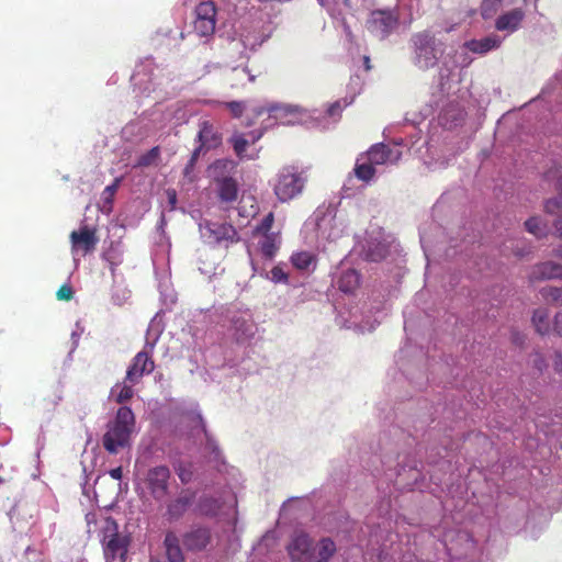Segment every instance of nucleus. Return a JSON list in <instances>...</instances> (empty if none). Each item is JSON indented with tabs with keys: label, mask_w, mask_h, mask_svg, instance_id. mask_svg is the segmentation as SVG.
Instances as JSON below:
<instances>
[{
	"label": "nucleus",
	"mask_w": 562,
	"mask_h": 562,
	"mask_svg": "<svg viewBox=\"0 0 562 562\" xmlns=\"http://www.w3.org/2000/svg\"><path fill=\"white\" fill-rule=\"evenodd\" d=\"M525 227L527 232L535 235L536 237H541L544 235L546 225L542 224V221L538 216H532L525 222Z\"/></svg>",
	"instance_id": "72a5a7b5"
},
{
	"label": "nucleus",
	"mask_w": 562,
	"mask_h": 562,
	"mask_svg": "<svg viewBox=\"0 0 562 562\" xmlns=\"http://www.w3.org/2000/svg\"><path fill=\"white\" fill-rule=\"evenodd\" d=\"M559 363H562V353L560 351L555 352V367L558 368Z\"/></svg>",
	"instance_id": "3c124183"
},
{
	"label": "nucleus",
	"mask_w": 562,
	"mask_h": 562,
	"mask_svg": "<svg viewBox=\"0 0 562 562\" xmlns=\"http://www.w3.org/2000/svg\"><path fill=\"white\" fill-rule=\"evenodd\" d=\"M293 562H311L314 557L313 540L306 533H297L288 546Z\"/></svg>",
	"instance_id": "9d476101"
},
{
	"label": "nucleus",
	"mask_w": 562,
	"mask_h": 562,
	"mask_svg": "<svg viewBox=\"0 0 562 562\" xmlns=\"http://www.w3.org/2000/svg\"><path fill=\"white\" fill-rule=\"evenodd\" d=\"M100 543L104 562H126L128 549L132 543L130 533L120 532L116 520L105 517L100 525Z\"/></svg>",
	"instance_id": "f257e3e1"
},
{
	"label": "nucleus",
	"mask_w": 562,
	"mask_h": 562,
	"mask_svg": "<svg viewBox=\"0 0 562 562\" xmlns=\"http://www.w3.org/2000/svg\"><path fill=\"white\" fill-rule=\"evenodd\" d=\"M524 18V10L520 8H515L501 14L495 21V27L497 31H506L508 33H513L519 29Z\"/></svg>",
	"instance_id": "dca6fc26"
},
{
	"label": "nucleus",
	"mask_w": 562,
	"mask_h": 562,
	"mask_svg": "<svg viewBox=\"0 0 562 562\" xmlns=\"http://www.w3.org/2000/svg\"><path fill=\"white\" fill-rule=\"evenodd\" d=\"M120 181L121 179L116 178L112 184L105 187V189L103 190L102 199L105 204H109L111 206L113 202V196L117 191Z\"/></svg>",
	"instance_id": "58836bf2"
},
{
	"label": "nucleus",
	"mask_w": 562,
	"mask_h": 562,
	"mask_svg": "<svg viewBox=\"0 0 562 562\" xmlns=\"http://www.w3.org/2000/svg\"><path fill=\"white\" fill-rule=\"evenodd\" d=\"M211 530L206 527H195L182 536V542L188 551L199 552L211 542Z\"/></svg>",
	"instance_id": "f8f14e48"
},
{
	"label": "nucleus",
	"mask_w": 562,
	"mask_h": 562,
	"mask_svg": "<svg viewBox=\"0 0 562 562\" xmlns=\"http://www.w3.org/2000/svg\"><path fill=\"white\" fill-rule=\"evenodd\" d=\"M216 20H194L193 29L200 37H209L214 34Z\"/></svg>",
	"instance_id": "7c9ffc66"
},
{
	"label": "nucleus",
	"mask_w": 562,
	"mask_h": 562,
	"mask_svg": "<svg viewBox=\"0 0 562 562\" xmlns=\"http://www.w3.org/2000/svg\"><path fill=\"white\" fill-rule=\"evenodd\" d=\"M207 231L210 233V237L217 244L222 241H238V233L236 228L227 223H211L207 224Z\"/></svg>",
	"instance_id": "f3484780"
},
{
	"label": "nucleus",
	"mask_w": 562,
	"mask_h": 562,
	"mask_svg": "<svg viewBox=\"0 0 562 562\" xmlns=\"http://www.w3.org/2000/svg\"><path fill=\"white\" fill-rule=\"evenodd\" d=\"M248 143V139H246L244 135H235L232 137L234 151L239 158L244 157Z\"/></svg>",
	"instance_id": "c9c22d12"
},
{
	"label": "nucleus",
	"mask_w": 562,
	"mask_h": 562,
	"mask_svg": "<svg viewBox=\"0 0 562 562\" xmlns=\"http://www.w3.org/2000/svg\"><path fill=\"white\" fill-rule=\"evenodd\" d=\"M59 301H70L74 297V290L69 284H63L56 292Z\"/></svg>",
	"instance_id": "ea45409f"
},
{
	"label": "nucleus",
	"mask_w": 562,
	"mask_h": 562,
	"mask_svg": "<svg viewBox=\"0 0 562 562\" xmlns=\"http://www.w3.org/2000/svg\"><path fill=\"white\" fill-rule=\"evenodd\" d=\"M166 194H167V199H168V205H169V209L170 211H173L176 209V205H177V192L175 189H168L166 191Z\"/></svg>",
	"instance_id": "c03bdc74"
},
{
	"label": "nucleus",
	"mask_w": 562,
	"mask_h": 562,
	"mask_svg": "<svg viewBox=\"0 0 562 562\" xmlns=\"http://www.w3.org/2000/svg\"><path fill=\"white\" fill-rule=\"evenodd\" d=\"M199 419H200V422H201V424H202V430H203V431H204V434L206 435V428H205V425H204V423H203V420H202L201 416H199Z\"/></svg>",
	"instance_id": "864d4df0"
},
{
	"label": "nucleus",
	"mask_w": 562,
	"mask_h": 562,
	"mask_svg": "<svg viewBox=\"0 0 562 562\" xmlns=\"http://www.w3.org/2000/svg\"><path fill=\"white\" fill-rule=\"evenodd\" d=\"M400 18L397 7L376 9L370 12L366 27L373 37L383 41L398 29Z\"/></svg>",
	"instance_id": "20e7f679"
},
{
	"label": "nucleus",
	"mask_w": 562,
	"mask_h": 562,
	"mask_svg": "<svg viewBox=\"0 0 562 562\" xmlns=\"http://www.w3.org/2000/svg\"><path fill=\"white\" fill-rule=\"evenodd\" d=\"M553 255L560 259H562V246H559L553 250Z\"/></svg>",
	"instance_id": "8fccbe9b"
},
{
	"label": "nucleus",
	"mask_w": 562,
	"mask_h": 562,
	"mask_svg": "<svg viewBox=\"0 0 562 562\" xmlns=\"http://www.w3.org/2000/svg\"><path fill=\"white\" fill-rule=\"evenodd\" d=\"M502 41L497 35H490L481 40H472L467 42L465 46L475 54H485L494 48L499 47Z\"/></svg>",
	"instance_id": "4be33fe9"
},
{
	"label": "nucleus",
	"mask_w": 562,
	"mask_h": 562,
	"mask_svg": "<svg viewBox=\"0 0 562 562\" xmlns=\"http://www.w3.org/2000/svg\"><path fill=\"white\" fill-rule=\"evenodd\" d=\"M234 335L237 341L250 340L256 331L257 327L251 318H245L244 316L234 317L232 321Z\"/></svg>",
	"instance_id": "a211bd4d"
},
{
	"label": "nucleus",
	"mask_w": 562,
	"mask_h": 562,
	"mask_svg": "<svg viewBox=\"0 0 562 562\" xmlns=\"http://www.w3.org/2000/svg\"><path fill=\"white\" fill-rule=\"evenodd\" d=\"M530 281H542L550 279L562 280V265L553 261H546L532 267L529 274Z\"/></svg>",
	"instance_id": "2eb2a0df"
},
{
	"label": "nucleus",
	"mask_w": 562,
	"mask_h": 562,
	"mask_svg": "<svg viewBox=\"0 0 562 562\" xmlns=\"http://www.w3.org/2000/svg\"><path fill=\"white\" fill-rule=\"evenodd\" d=\"M553 330L562 337V313H558L554 317Z\"/></svg>",
	"instance_id": "49530a36"
},
{
	"label": "nucleus",
	"mask_w": 562,
	"mask_h": 562,
	"mask_svg": "<svg viewBox=\"0 0 562 562\" xmlns=\"http://www.w3.org/2000/svg\"><path fill=\"white\" fill-rule=\"evenodd\" d=\"M170 477L171 473L168 467L157 465L146 472L143 483L154 499L161 501L168 494Z\"/></svg>",
	"instance_id": "0eeeda50"
},
{
	"label": "nucleus",
	"mask_w": 562,
	"mask_h": 562,
	"mask_svg": "<svg viewBox=\"0 0 562 562\" xmlns=\"http://www.w3.org/2000/svg\"><path fill=\"white\" fill-rule=\"evenodd\" d=\"M274 222V215L272 212H269L260 222L259 225L256 226L255 233L257 234H272L270 229L272 228Z\"/></svg>",
	"instance_id": "e433bc0d"
},
{
	"label": "nucleus",
	"mask_w": 562,
	"mask_h": 562,
	"mask_svg": "<svg viewBox=\"0 0 562 562\" xmlns=\"http://www.w3.org/2000/svg\"><path fill=\"white\" fill-rule=\"evenodd\" d=\"M557 184L560 190V196L547 200L544 203V211L548 214L557 216L553 226L562 238V176L558 179Z\"/></svg>",
	"instance_id": "aec40b11"
},
{
	"label": "nucleus",
	"mask_w": 562,
	"mask_h": 562,
	"mask_svg": "<svg viewBox=\"0 0 562 562\" xmlns=\"http://www.w3.org/2000/svg\"><path fill=\"white\" fill-rule=\"evenodd\" d=\"M315 260L316 257L308 251H299L291 256V263L294 268L301 271L307 270Z\"/></svg>",
	"instance_id": "cd10ccee"
},
{
	"label": "nucleus",
	"mask_w": 562,
	"mask_h": 562,
	"mask_svg": "<svg viewBox=\"0 0 562 562\" xmlns=\"http://www.w3.org/2000/svg\"><path fill=\"white\" fill-rule=\"evenodd\" d=\"M164 547L168 562H186L180 539L173 531H168L164 539Z\"/></svg>",
	"instance_id": "6ab92c4d"
},
{
	"label": "nucleus",
	"mask_w": 562,
	"mask_h": 562,
	"mask_svg": "<svg viewBox=\"0 0 562 562\" xmlns=\"http://www.w3.org/2000/svg\"><path fill=\"white\" fill-rule=\"evenodd\" d=\"M70 241L72 252L82 250L87 255L95 249L99 238L95 228L85 225L79 231L71 232Z\"/></svg>",
	"instance_id": "9b49d317"
},
{
	"label": "nucleus",
	"mask_w": 562,
	"mask_h": 562,
	"mask_svg": "<svg viewBox=\"0 0 562 562\" xmlns=\"http://www.w3.org/2000/svg\"><path fill=\"white\" fill-rule=\"evenodd\" d=\"M347 105V103L345 102L344 104H341L340 101H336L334 102L333 104L329 105L328 110H327V113L329 116H338L340 115L342 109Z\"/></svg>",
	"instance_id": "37998d69"
},
{
	"label": "nucleus",
	"mask_w": 562,
	"mask_h": 562,
	"mask_svg": "<svg viewBox=\"0 0 562 562\" xmlns=\"http://www.w3.org/2000/svg\"><path fill=\"white\" fill-rule=\"evenodd\" d=\"M335 552V542L330 538H323L318 544L317 555L315 559L312 558L311 562H329Z\"/></svg>",
	"instance_id": "393cba45"
},
{
	"label": "nucleus",
	"mask_w": 562,
	"mask_h": 562,
	"mask_svg": "<svg viewBox=\"0 0 562 562\" xmlns=\"http://www.w3.org/2000/svg\"><path fill=\"white\" fill-rule=\"evenodd\" d=\"M270 272H271V279L274 282H284V283H286L288 280H289L288 274L279 266L273 267Z\"/></svg>",
	"instance_id": "79ce46f5"
},
{
	"label": "nucleus",
	"mask_w": 562,
	"mask_h": 562,
	"mask_svg": "<svg viewBox=\"0 0 562 562\" xmlns=\"http://www.w3.org/2000/svg\"><path fill=\"white\" fill-rule=\"evenodd\" d=\"M202 153L200 149H194L191 154V157L189 161L187 162L184 169H183V176L189 180L193 181L192 172L194 170L195 164Z\"/></svg>",
	"instance_id": "4c0bfd02"
},
{
	"label": "nucleus",
	"mask_w": 562,
	"mask_h": 562,
	"mask_svg": "<svg viewBox=\"0 0 562 562\" xmlns=\"http://www.w3.org/2000/svg\"><path fill=\"white\" fill-rule=\"evenodd\" d=\"M132 385L133 384H131V385L116 384L114 387H112L111 395L114 397V401L119 404H123V403L130 401L134 395Z\"/></svg>",
	"instance_id": "c756f323"
},
{
	"label": "nucleus",
	"mask_w": 562,
	"mask_h": 562,
	"mask_svg": "<svg viewBox=\"0 0 562 562\" xmlns=\"http://www.w3.org/2000/svg\"><path fill=\"white\" fill-rule=\"evenodd\" d=\"M225 105L234 117H240L245 110L244 103L239 101L226 102Z\"/></svg>",
	"instance_id": "a19ab883"
},
{
	"label": "nucleus",
	"mask_w": 562,
	"mask_h": 562,
	"mask_svg": "<svg viewBox=\"0 0 562 562\" xmlns=\"http://www.w3.org/2000/svg\"><path fill=\"white\" fill-rule=\"evenodd\" d=\"M532 324L540 335H546L550 330L549 313L546 308H537L532 315Z\"/></svg>",
	"instance_id": "bb28decb"
},
{
	"label": "nucleus",
	"mask_w": 562,
	"mask_h": 562,
	"mask_svg": "<svg viewBox=\"0 0 562 562\" xmlns=\"http://www.w3.org/2000/svg\"><path fill=\"white\" fill-rule=\"evenodd\" d=\"M233 74L236 75V77H240V76H248V80L249 81H255V78L256 76L252 75L248 69L247 67H244V68H234L233 69Z\"/></svg>",
	"instance_id": "a18cd8bd"
},
{
	"label": "nucleus",
	"mask_w": 562,
	"mask_h": 562,
	"mask_svg": "<svg viewBox=\"0 0 562 562\" xmlns=\"http://www.w3.org/2000/svg\"><path fill=\"white\" fill-rule=\"evenodd\" d=\"M114 266H115V265H114L113 262H111V270H112V271H114Z\"/></svg>",
	"instance_id": "5fc2aeb1"
},
{
	"label": "nucleus",
	"mask_w": 562,
	"mask_h": 562,
	"mask_svg": "<svg viewBox=\"0 0 562 562\" xmlns=\"http://www.w3.org/2000/svg\"><path fill=\"white\" fill-rule=\"evenodd\" d=\"M262 134H263V132H262V131H260V132H258V133H256V134H255V133H250L251 142H252V143H256L258 139H260V138H261Z\"/></svg>",
	"instance_id": "09e8293b"
},
{
	"label": "nucleus",
	"mask_w": 562,
	"mask_h": 562,
	"mask_svg": "<svg viewBox=\"0 0 562 562\" xmlns=\"http://www.w3.org/2000/svg\"><path fill=\"white\" fill-rule=\"evenodd\" d=\"M542 299L555 305H562V286H544L540 290Z\"/></svg>",
	"instance_id": "2f4dec72"
},
{
	"label": "nucleus",
	"mask_w": 562,
	"mask_h": 562,
	"mask_svg": "<svg viewBox=\"0 0 562 562\" xmlns=\"http://www.w3.org/2000/svg\"><path fill=\"white\" fill-rule=\"evenodd\" d=\"M221 508L220 502L212 496H202L198 503V510L203 516H216Z\"/></svg>",
	"instance_id": "a878e982"
},
{
	"label": "nucleus",
	"mask_w": 562,
	"mask_h": 562,
	"mask_svg": "<svg viewBox=\"0 0 562 562\" xmlns=\"http://www.w3.org/2000/svg\"><path fill=\"white\" fill-rule=\"evenodd\" d=\"M296 109L291 105L270 103L265 106H258L254 109L255 116H261L265 113H268L270 117L274 120H282L289 114L295 113Z\"/></svg>",
	"instance_id": "412c9836"
},
{
	"label": "nucleus",
	"mask_w": 562,
	"mask_h": 562,
	"mask_svg": "<svg viewBox=\"0 0 562 562\" xmlns=\"http://www.w3.org/2000/svg\"><path fill=\"white\" fill-rule=\"evenodd\" d=\"M160 155V148L159 146H155L151 149H149L147 153L143 154L137 162L136 167H149L156 162V160L159 158Z\"/></svg>",
	"instance_id": "f704fd0d"
},
{
	"label": "nucleus",
	"mask_w": 562,
	"mask_h": 562,
	"mask_svg": "<svg viewBox=\"0 0 562 562\" xmlns=\"http://www.w3.org/2000/svg\"><path fill=\"white\" fill-rule=\"evenodd\" d=\"M216 8L213 1H203L195 8L196 20H216Z\"/></svg>",
	"instance_id": "c85d7f7f"
},
{
	"label": "nucleus",
	"mask_w": 562,
	"mask_h": 562,
	"mask_svg": "<svg viewBox=\"0 0 562 562\" xmlns=\"http://www.w3.org/2000/svg\"><path fill=\"white\" fill-rule=\"evenodd\" d=\"M359 283L360 274L356 270L349 269L340 276L338 286L345 293H352L359 286Z\"/></svg>",
	"instance_id": "b1692460"
},
{
	"label": "nucleus",
	"mask_w": 562,
	"mask_h": 562,
	"mask_svg": "<svg viewBox=\"0 0 562 562\" xmlns=\"http://www.w3.org/2000/svg\"><path fill=\"white\" fill-rule=\"evenodd\" d=\"M401 156L402 153L398 149L391 148L383 143L372 145L367 153L368 161H370L373 166L384 165L387 162L396 164Z\"/></svg>",
	"instance_id": "4468645a"
},
{
	"label": "nucleus",
	"mask_w": 562,
	"mask_h": 562,
	"mask_svg": "<svg viewBox=\"0 0 562 562\" xmlns=\"http://www.w3.org/2000/svg\"><path fill=\"white\" fill-rule=\"evenodd\" d=\"M109 474L114 480H117V481L121 480L122 475H123L122 467H117V468L110 470Z\"/></svg>",
	"instance_id": "de8ad7c7"
},
{
	"label": "nucleus",
	"mask_w": 562,
	"mask_h": 562,
	"mask_svg": "<svg viewBox=\"0 0 562 562\" xmlns=\"http://www.w3.org/2000/svg\"><path fill=\"white\" fill-rule=\"evenodd\" d=\"M195 498V493L189 490L167 504L166 516L169 521H177L188 512Z\"/></svg>",
	"instance_id": "ddd939ff"
},
{
	"label": "nucleus",
	"mask_w": 562,
	"mask_h": 562,
	"mask_svg": "<svg viewBox=\"0 0 562 562\" xmlns=\"http://www.w3.org/2000/svg\"><path fill=\"white\" fill-rule=\"evenodd\" d=\"M135 426V416L127 406L117 409L115 418L108 425V430L102 437L104 449L116 454L120 449L130 445L131 435Z\"/></svg>",
	"instance_id": "7ed1b4c3"
},
{
	"label": "nucleus",
	"mask_w": 562,
	"mask_h": 562,
	"mask_svg": "<svg viewBox=\"0 0 562 562\" xmlns=\"http://www.w3.org/2000/svg\"><path fill=\"white\" fill-rule=\"evenodd\" d=\"M196 142L199 146L195 149H200L201 153H206L222 145L223 135L217 126L205 120L199 124Z\"/></svg>",
	"instance_id": "1a4fd4ad"
},
{
	"label": "nucleus",
	"mask_w": 562,
	"mask_h": 562,
	"mask_svg": "<svg viewBox=\"0 0 562 562\" xmlns=\"http://www.w3.org/2000/svg\"><path fill=\"white\" fill-rule=\"evenodd\" d=\"M353 170L356 177L363 182L371 181L375 176V168L370 161L363 164H356Z\"/></svg>",
	"instance_id": "473e14b6"
},
{
	"label": "nucleus",
	"mask_w": 562,
	"mask_h": 562,
	"mask_svg": "<svg viewBox=\"0 0 562 562\" xmlns=\"http://www.w3.org/2000/svg\"><path fill=\"white\" fill-rule=\"evenodd\" d=\"M412 61L420 70L435 67L445 52L443 44L436 38L430 30H423L412 34L409 42Z\"/></svg>",
	"instance_id": "f03ea898"
},
{
	"label": "nucleus",
	"mask_w": 562,
	"mask_h": 562,
	"mask_svg": "<svg viewBox=\"0 0 562 562\" xmlns=\"http://www.w3.org/2000/svg\"><path fill=\"white\" fill-rule=\"evenodd\" d=\"M236 168V162L231 159H217L211 166L214 173V180L217 184L218 199L225 203H232L238 196V183L232 177L224 176Z\"/></svg>",
	"instance_id": "39448f33"
},
{
	"label": "nucleus",
	"mask_w": 562,
	"mask_h": 562,
	"mask_svg": "<svg viewBox=\"0 0 562 562\" xmlns=\"http://www.w3.org/2000/svg\"><path fill=\"white\" fill-rule=\"evenodd\" d=\"M155 370V361L147 351H139L132 359L126 370L125 382L130 384L138 383L145 374H150Z\"/></svg>",
	"instance_id": "6e6552de"
},
{
	"label": "nucleus",
	"mask_w": 562,
	"mask_h": 562,
	"mask_svg": "<svg viewBox=\"0 0 562 562\" xmlns=\"http://www.w3.org/2000/svg\"><path fill=\"white\" fill-rule=\"evenodd\" d=\"M304 182L295 168L284 167L278 175L274 193L281 202H288L303 191Z\"/></svg>",
	"instance_id": "423d86ee"
},
{
	"label": "nucleus",
	"mask_w": 562,
	"mask_h": 562,
	"mask_svg": "<svg viewBox=\"0 0 562 562\" xmlns=\"http://www.w3.org/2000/svg\"><path fill=\"white\" fill-rule=\"evenodd\" d=\"M262 239L259 243L260 251L267 259H272L279 250L280 240L277 234H261Z\"/></svg>",
	"instance_id": "5701e85b"
},
{
	"label": "nucleus",
	"mask_w": 562,
	"mask_h": 562,
	"mask_svg": "<svg viewBox=\"0 0 562 562\" xmlns=\"http://www.w3.org/2000/svg\"><path fill=\"white\" fill-rule=\"evenodd\" d=\"M363 61H364L366 69L370 70V68H371L370 58L368 56H364Z\"/></svg>",
	"instance_id": "603ef678"
}]
</instances>
